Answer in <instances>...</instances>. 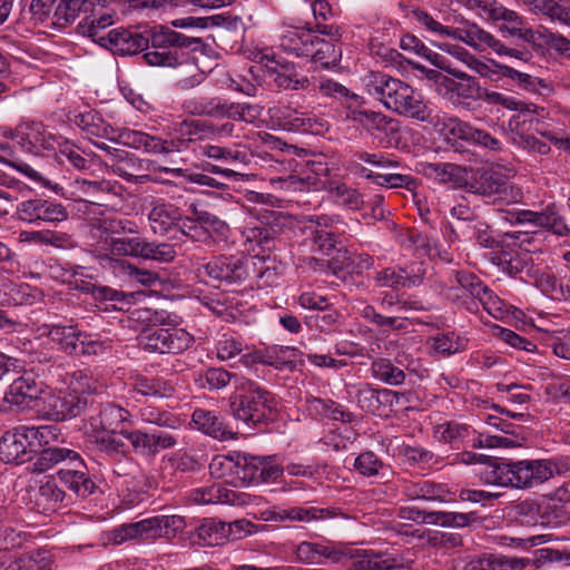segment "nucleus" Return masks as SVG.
I'll return each mask as SVG.
<instances>
[{
    "instance_id": "f257e3e1",
    "label": "nucleus",
    "mask_w": 570,
    "mask_h": 570,
    "mask_svg": "<svg viewBox=\"0 0 570 570\" xmlns=\"http://www.w3.org/2000/svg\"><path fill=\"white\" fill-rule=\"evenodd\" d=\"M98 230L99 240L95 255L104 268L134 269V266L119 257H138L158 262H171L176 252L166 243L156 244L138 235V226L128 219L106 218Z\"/></svg>"
},
{
    "instance_id": "f03ea898",
    "label": "nucleus",
    "mask_w": 570,
    "mask_h": 570,
    "mask_svg": "<svg viewBox=\"0 0 570 570\" xmlns=\"http://www.w3.org/2000/svg\"><path fill=\"white\" fill-rule=\"evenodd\" d=\"M137 320L148 321L153 325L145 327L137 337L138 345L149 352L180 353L194 342L193 336L184 328L176 326L169 315L150 309H136Z\"/></svg>"
},
{
    "instance_id": "7ed1b4c3",
    "label": "nucleus",
    "mask_w": 570,
    "mask_h": 570,
    "mask_svg": "<svg viewBox=\"0 0 570 570\" xmlns=\"http://www.w3.org/2000/svg\"><path fill=\"white\" fill-rule=\"evenodd\" d=\"M296 559L301 562L313 563L317 557L324 556L333 562L348 560L353 570H390L392 556L389 551L376 549H357L345 547L341 550L313 542H301L295 550Z\"/></svg>"
},
{
    "instance_id": "20e7f679",
    "label": "nucleus",
    "mask_w": 570,
    "mask_h": 570,
    "mask_svg": "<svg viewBox=\"0 0 570 570\" xmlns=\"http://www.w3.org/2000/svg\"><path fill=\"white\" fill-rule=\"evenodd\" d=\"M412 13L419 23L435 36L460 40L479 52H484L488 49H491L498 55H505L521 60L523 59V52L507 48L500 40L495 39L490 32L475 23H465L461 27L453 28L441 24L425 11L415 9Z\"/></svg>"
},
{
    "instance_id": "39448f33",
    "label": "nucleus",
    "mask_w": 570,
    "mask_h": 570,
    "mask_svg": "<svg viewBox=\"0 0 570 570\" xmlns=\"http://www.w3.org/2000/svg\"><path fill=\"white\" fill-rule=\"evenodd\" d=\"M235 393L230 396L233 416L248 428L268 419L276 410L275 397L257 383L244 377H236Z\"/></svg>"
},
{
    "instance_id": "423d86ee",
    "label": "nucleus",
    "mask_w": 570,
    "mask_h": 570,
    "mask_svg": "<svg viewBox=\"0 0 570 570\" xmlns=\"http://www.w3.org/2000/svg\"><path fill=\"white\" fill-rule=\"evenodd\" d=\"M153 49L144 55L145 61L150 66L175 67L179 63V49L189 47L199 39H189L174 31L167 26H154L149 31Z\"/></svg>"
},
{
    "instance_id": "0eeeda50",
    "label": "nucleus",
    "mask_w": 570,
    "mask_h": 570,
    "mask_svg": "<svg viewBox=\"0 0 570 570\" xmlns=\"http://www.w3.org/2000/svg\"><path fill=\"white\" fill-rule=\"evenodd\" d=\"M47 432L48 426L27 425H19L4 432L0 439V460L16 464L28 461Z\"/></svg>"
},
{
    "instance_id": "6e6552de",
    "label": "nucleus",
    "mask_w": 570,
    "mask_h": 570,
    "mask_svg": "<svg viewBox=\"0 0 570 570\" xmlns=\"http://www.w3.org/2000/svg\"><path fill=\"white\" fill-rule=\"evenodd\" d=\"M183 524V519L178 515H156L115 529L114 541L120 544L127 540H155L181 529Z\"/></svg>"
},
{
    "instance_id": "1a4fd4ad",
    "label": "nucleus",
    "mask_w": 570,
    "mask_h": 570,
    "mask_svg": "<svg viewBox=\"0 0 570 570\" xmlns=\"http://www.w3.org/2000/svg\"><path fill=\"white\" fill-rule=\"evenodd\" d=\"M248 258L237 256H218L208 262L197 263V276L206 282H216L218 285L240 284L249 275Z\"/></svg>"
},
{
    "instance_id": "9d476101",
    "label": "nucleus",
    "mask_w": 570,
    "mask_h": 570,
    "mask_svg": "<svg viewBox=\"0 0 570 570\" xmlns=\"http://www.w3.org/2000/svg\"><path fill=\"white\" fill-rule=\"evenodd\" d=\"M513 169H508L505 174L501 173L499 167L491 168L480 174L471 185L473 193L505 203H518L522 198L521 190L509 183V178L513 176Z\"/></svg>"
},
{
    "instance_id": "9b49d317",
    "label": "nucleus",
    "mask_w": 570,
    "mask_h": 570,
    "mask_svg": "<svg viewBox=\"0 0 570 570\" xmlns=\"http://www.w3.org/2000/svg\"><path fill=\"white\" fill-rule=\"evenodd\" d=\"M267 114L273 128L316 135L328 129L325 119L298 112L289 106H273Z\"/></svg>"
},
{
    "instance_id": "f8f14e48",
    "label": "nucleus",
    "mask_w": 570,
    "mask_h": 570,
    "mask_svg": "<svg viewBox=\"0 0 570 570\" xmlns=\"http://www.w3.org/2000/svg\"><path fill=\"white\" fill-rule=\"evenodd\" d=\"M452 463L481 464L483 465L478 472L480 480L485 484H494L501 487H512L511 462H501L473 452H462L456 454Z\"/></svg>"
},
{
    "instance_id": "ddd939ff",
    "label": "nucleus",
    "mask_w": 570,
    "mask_h": 570,
    "mask_svg": "<svg viewBox=\"0 0 570 570\" xmlns=\"http://www.w3.org/2000/svg\"><path fill=\"white\" fill-rule=\"evenodd\" d=\"M259 62L264 66L266 77L277 87L289 90H305L311 81L307 77H298L293 62L276 59L274 55L259 52Z\"/></svg>"
},
{
    "instance_id": "4468645a",
    "label": "nucleus",
    "mask_w": 570,
    "mask_h": 570,
    "mask_svg": "<svg viewBox=\"0 0 570 570\" xmlns=\"http://www.w3.org/2000/svg\"><path fill=\"white\" fill-rule=\"evenodd\" d=\"M11 137L23 150L32 154L56 150L61 138L48 131L41 122L36 121L20 124Z\"/></svg>"
},
{
    "instance_id": "2eb2a0df",
    "label": "nucleus",
    "mask_w": 570,
    "mask_h": 570,
    "mask_svg": "<svg viewBox=\"0 0 570 570\" xmlns=\"http://www.w3.org/2000/svg\"><path fill=\"white\" fill-rule=\"evenodd\" d=\"M42 413L53 421H63L79 415L87 400L70 391L49 392L42 397Z\"/></svg>"
},
{
    "instance_id": "dca6fc26",
    "label": "nucleus",
    "mask_w": 570,
    "mask_h": 570,
    "mask_svg": "<svg viewBox=\"0 0 570 570\" xmlns=\"http://www.w3.org/2000/svg\"><path fill=\"white\" fill-rule=\"evenodd\" d=\"M19 219L29 223H61L68 218L66 207L50 199L33 198L21 202L17 207Z\"/></svg>"
},
{
    "instance_id": "f3484780",
    "label": "nucleus",
    "mask_w": 570,
    "mask_h": 570,
    "mask_svg": "<svg viewBox=\"0 0 570 570\" xmlns=\"http://www.w3.org/2000/svg\"><path fill=\"white\" fill-rule=\"evenodd\" d=\"M120 142L154 155L177 153L180 151L185 145V140L183 139H163L158 136L131 129H122Z\"/></svg>"
},
{
    "instance_id": "a211bd4d",
    "label": "nucleus",
    "mask_w": 570,
    "mask_h": 570,
    "mask_svg": "<svg viewBox=\"0 0 570 570\" xmlns=\"http://www.w3.org/2000/svg\"><path fill=\"white\" fill-rule=\"evenodd\" d=\"M439 130L450 139H462L479 144L483 147L495 150L500 142L491 137L488 132L473 128L470 124L464 122L452 116H443L438 120Z\"/></svg>"
},
{
    "instance_id": "6ab92c4d",
    "label": "nucleus",
    "mask_w": 570,
    "mask_h": 570,
    "mask_svg": "<svg viewBox=\"0 0 570 570\" xmlns=\"http://www.w3.org/2000/svg\"><path fill=\"white\" fill-rule=\"evenodd\" d=\"M341 222L326 216H311L306 229L309 230L314 246L325 255H330L341 240Z\"/></svg>"
},
{
    "instance_id": "aec40b11",
    "label": "nucleus",
    "mask_w": 570,
    "mask_h": 570,
    "mask_svg": "<svg viewBox=\"0 0 570 570\" xmlns=\"http://www.w3.org/2000/svg\"><path fill=\"white\" fill-rule=\"evenodd\" d=\"M512 487L533 488L550 480V466L547 460H522L511 462Z\"/></svg>"
},
{
    "instance_id": "412c9836",
    "label": "nucleus",
    "mask_w": 570,
    "mask_h": 570,
    "mask_svg": "<svg viewBox=\"0 0 570 570\" xmlns=\"http://www.w3.org/2000/svg\"><path fill=\"white\" fill-rule=\"evenodd\" d=\"M296 358V348L279 345L268 346L264 350H255L240 356V361L245 366L261 363L277 370L294 366Z\"/></svg>"
},
{
    "instance_id": "4be33fe9",
    "label": "nucleus",
    "mask_w": 570,
    "mask_h": 570,
    "mask_svg": "<svg viewBox=\"0 0 570 570\" xmlns=\"http://www.w3.org/2000/svg\"><path fill=\"white\" fill-rule=\"evenodd\" d=\"M97 41L100 46L121 56L135 55L148 45L147 38L126 29H112L107 36L99 37Z\"/></svg>"
},
{
    "instance_id": "5701e85b",
    "label": "nucleus",
    "mask_w": 570,
    "mask_h": 570,
    "mask_svg": "<svg viewBox=\"0 0 570 570\" xmlns=\"http://www.w3.org/2000/svg\"><path fill=\"white\" fill-rule=\"evenodd\" d=\"M485 19L493 21L502 20L503 24L500 27V30L512 37H519L527 41L534 40V32L522 18L517 12L508 10L495 1L485 7Z\"/></svg>"
},
{
    "instance_id": "b1692460",
    "label": "nucleus",
    "mask_w": 570,
    "mask_h": 570,
    "mask_svg": "<svg viewBox=\"0 0 570 570\" xmlns=\"http://www.w3.org/2000/svg\"><path fill=\"white\" fill-rule=\"evenodd\" d=\"M108 167L110 170L116 174L119 177L125 178L128 181L132 180H147L149 177L147 175L138 176L136 175L137 171L140 170H153V171H164L169 173L174 176H183L184 170L181 168H168V167H161L157 166V164L153 160L148 159H139L135 155L130 154L128 157H126L124 160L120 161V164H108Z\"/></svg>"
},
{
    "instance_id": "393cba45",
    "label": "nucleus",
    "mask_w": 570,
    "mask_h": 570,
    "mask_svg": "<svg viewBox=\"0 0 570 570\" xmlns=\"http://www.w3.org/2000/svg\"><path fill=\"white\" fill-rule=\"evenodd\" d=\"M394 112L423 120L426 105L420 92L409 85L394 79Z\"/></svg>"
},
{
    "instance_id": "a878e982",
    "label": "nucleus",
    "mask_w": 570,
    "mask_h": 570,
    "mask_svg": "<svg viewBox=\"0 0 570 570\" xmlns=\"http://www.w3.org/2000/svg\"><path fill=\"white\" fill-rule=\"evenodd\" d=\"M507 220L513 223H529L537 227L546 228L557 235H566L569 228L554 210V207H548L543 212L520 210L508 213Z\"/></svg>"
},
{
    "instance_id": "bb28decb",
    "label": "nucleus",
    "mask_w": 570,
    "mask_h": 570,
    "mask_svg": "<svg viewBox=\"0 0 570 570\" xmlns=\"http://www.w3.org/2000/svg\"><path fill=\"white\" fill-rule=\"evenodd\" d=\"M181 213L175 204L164 199H154L150 203L148 223L154 234L166 235L173 228L179 226Z\"/></svg>"
},
{
    "instance_id": "cd10ccee",
    "label": "nucleus",
    "mask_w": 570,
    "mask_h": 570,
    "mask_svg": "<svg viewBox=\"0 0 570 570\" xmlns=\"http://www.w3.org/2000/svg\"><path fill=\"white\" fill-rule=\"evenodd\" d=\"M59 480L79 497H87L94 492L95 483L88 476L87 468L78 454L66 468L58 471Z\"/></svg>"
},
{
    "instance_id": "c85d7f7f",
    "label": "nucleus",
    "mask_w": 570,
    "mask_h": 570,
    "mask_svg": "<svg viewBox=\"0 0 570 570\" xmlns=\"http://www.w3.org/2000/svg\"><path fill=\"white\" fill-rule=\"evenodd\" d=\"M501 249L493 254L492 261L507 274L514 276L521 273L527 266V253L518 247L513 235L505 234Z\"/></svg>"
},
{
    "instance_id": "c756f323",
    "label": "nucleus",
    "mask_w": 570,
    "mask_h": 570,
    "mask_svg": "<svg viewBox=\"0 0 570 570\" xmlns=\"http://www.w3.org/2000/svg\"><path fill=\"white\" fill-rule=\"evenodd\" d=\"M266 520L275 522H312L333 518L335 513L328 509L315 507H274Z\"/></svg>"
},
{
    "instance_id": "7c9ffc66",
    "label": "nucleus",
    "mask_w": 570,
    "mask_h": 570,
    "mask_svg": "<svg viewBox=\"0 0 570 570\" xmlns=\"http://www.w3.org/2000/svg\"><path fill=\"white\" fill-rule=\"evenodd\" d=\"M125 422L132 423L130 412L115 403H106L100 406L96 415H91L83 422L82 428L120 431L119 426Z\"/></svg>"
},
{
    "instance_id": "2f4dec72",
    "label": "nucleus",
    "mask_w": 570,
    "mask_h": 570,
    "mask_svg": "<svg viewBox=\"0 0 570 570\" xmlns=\"http://www.w3.org/2000/svg\"><path fill=\"white\" fill-rule=\"evenodd\" d=\"M52 556L46 550L4 554L1 567L4 570H50Z\"/></svg>"
},
{
    "instance_id": "473e14b6",
    "label": "nucleus",
    "mask_w": 570,
    "mask_h": 570,
    "mask_svg": "<svg viewBox=\"0 0 570 570\" xmlns=\"http://www.w3.org/2000/svg\"><path fill=\"white\" fill-rule=\"evenodd\" d=\"M317 35L311 30L288 27L281 36L279 46L288 53L297 57H308L315 48Z\"/></svg>"
},
{
    "instance_id": "72a5a7b5",
    "label": "nucleus",
    "mask_w": 570,
    "mask_h": 570,
    "mask_svg": "<svg viewBox=\"0 0 570 570\" xmlns=\"http://www.w3.org/2000/svg\"><path fill=\"white\" fill-rule=\"evenodd\" d=\"M191 423L195 429L202 431L203 433L220 440H234L236 439V433L233 432L222 420V417L213 412L204 409H196L191 415Z\"/></svg>"
},
{
    "instance_id": "f704fd0d",
    "label": "nucleus",
    "mask_w": 570,
    "mask_h": 570,
    "mask_svg": "<svg viewBox=\"0 0 570 570\" xmlns=\"http://www.w3.org/2000/svg\"><path fill=\"white\" fill-rule=\"evenodd\" d=\"M38 389L30 375H22L16 379L4 394L1 411L10 410V406H26L37 397Z\"/></svg>"
},
{
    "instance_id": "c9c22d12",
    "label": "nucleus",
    "mask_w": 570,
    "mask_h": 570,
    "mask_svg": "<svg viewBox=\"0 0 570 570\" xmlns=\"http://www.w3.org/2000/svg\"><path fill=\"white\" fill-rule=\"evenodd\" d=\"M76 125L89 136L106 138L111 141L120 142L122 129L114 128L107 124L96 111L80 114L75 119Z\"/></svg>"
},
{
    "instance_id": "e433bc0d",
    "label": "nucleus",
    "mask_w": 570,
    "mask_h": 570,
    "mask_svg": "<svg viewBox=\"0 0 570 570\" xmlns=\"http://www.w3.org/2000/svg\"><path fill=\"white\" fill-rule=\"evenodd\" d=\"M240 453L232 452L227 455H216L209 464V473L216 479H223L226 483L240 487L239 478Z\"/></svg>"
},
{
    "instance_id": "4c0bfd02",
    "label": "nucleus",
    "mask_w": 570,
    "mask_h": 570,
    "mask_svg": "<svg viewBox=\"0 0 570 570\" xmlns=\"http://www.w3.org/2000/svg\"><path fill=\"white\" fill-rule=\"evenodd\" d=\"M470 69L479 76L493 81H497L502 77L518 80L521 83H528L531 81V77L529 75L517 71L509 66L500 65L493 59H487L483 61L476 58Z\"/></svg>"
},
{
    "instance_id": "58836bf2",
    "label": "nucleus",
    "mask_w": 570,
    "mask_h": 570,
    "mask_svg": "<svg viewBox=\"0 0 570 570\" xmlns=\"http://www.w3.org/2000/svg\"><path fill=\"white\" fill-rule=\"evenodd\" d=\"M87 440L97 449L107 454H122L127 450L126 443L117 436L119 431H105L102 429L82 428Z\"/></svg>"
},
{
    "instance_id": "ea45409f",
    "label": "nucleus",
    "mask_w": 570,
    "mask_h": 570,
    "mask_svg": "<svg viewBox=\"0 0 570 570\" xmlns=\"http://www.w3.org/2000/svg\"><path fill=\"white\" fill-rule=\"evenodd\" d=\"M48 337L59 345L60 350L68 354L79 355V345L81 344L83 333L77 331L73 326H48L46 332Z\"/></svg>"
},
{
    "instance_id": "a19ab883",
    "label": "nucleus",
    "mask_w": 570,
    "mask_h": 570,
    "mask_svg": "<svg viewBox=\"0 0 570 570\" xmlns=\"http://www.w3.org/2000/svg\"><path fill=\"white\" fill-rule=\"evenodd\" d=\"M72 459H78V453L67 448H47L42 450L32 465V471L42 473L57 464H68Z\"/></svg>"
},
{
    "instance_id": "79ce46f5",
    "label": "nucleus",
    "mask_w": 570,
    "mask_h": 570,
    "mask_svg": "<svg viewBox=\"0 0 570 570\" xmlns=\"http://www.w3.org/2000/svg\"><path fill=\"white\" fill-rule=\"evenodd\" d=\"M183 108L190 115L224 117L225 102L218 98L191 97L183 102Z\"/></svg>"
},
{
    "instance_id": "37998d69",
    "label": "nucleus",
    "mask_w": 570,
    "mask_h": 570,
    "mask_svg": "<svg viewBox=\"0 0 570 570\" xmlns=\"http://www.w3.org/2000/svg\"><path fill=\"white\" fill-rule=\"evenodd\" d=\"M92 14L79 23L81 32L96 40L100 30L114 24L115 11L109 8H98Z\"/></svg>"
},
{
    "instance_id": "c03bdc74",
    "label": "nucleus",
    "mask_w": 570,
    "mask_h": 570,
    "mask_svg": "<svg viewBox=\"0 0 570 570\" xmlns=\"http://www.w3.org/2000/svg\"><path fill=\"white\" fill-rule=\"evenodd\" d=\"M106 384L92 373L78 370L70 374L69 389L77 395L101 393Z\"/></svg>"
},
{
    "instance_id": "a18cd8bd",
    "label": "nucleus",
    "mask_w": 570,
    "mask_h": 570,
    "mask_svg": "<svg viewBox=\"0 0 570 570\" xmlns=\"http://www.w3.org/2000/svg\"><path fill=\"white\" fill-rule=\"evenodd\" d=\"M328 169L322 163H313L306 170H303L299 176H291L289 185L294 186V189H318L324 187L325 181L322 180V176H326Z\"/></svg>"
},
{
    "instance_id": "49530a36",
    "label": "nucleus",
    "mask_w": 570,
    "mask_h": 570,
    "mask_svg": "<svg viewBox=\"0 0 570 570\" xmlns=\"http://www.w3.org/2000/svg\"><path fill=\"white\" fill-rule=\"evenodd\" d=\"M138 417L148 424H155L173 430L179 429L184 424V420L170 412L161 411L154 406H144L138 411Z\"/></svg>"
},
{
    "instance_id": "de8ad7c7",
    "label": "nucleus",
    "mask_w": 570,
    "mask_h": 570,
    "mask_svg": "<svg viewBox=\"0 0 570 570\" xmlns=\"http://www.w3.org/2000/svg\"><path fill=\"white\" fill-rule=\"evenodd\" d=\"M313 62L320 63L323 68L336 66L342 58V50L336 48L333 42L321 39L317 36L315 48L309 53Z\"/></svg>"
},
{
    "instance_id": "09e8293b",
    "label": "nucleus",
    "mask_w": 570,
    "mask_h": 570,
    "mask_svg": "<svg viewBox=\"0 0 570 570\" xmlns=\"http://www.w3.org/2000/svg\"><path fill=\"white\" fill-rule=\"evenodd\" d=\"M424 273L425 269L422 262H401L397 265V272H394V284L397 283L407 287L415 286L421 283Z\"/></svg>"
},
{
    "instance_id": "8fccbe9b",
    "label": "nucleus",
    "mask_w": 570,
    "mask_h": 570,
    "mask_svg": "<svg viewBox=\"0 0 570 570\" xmlns=\"http://www.w3.org/2000/svg\"><path fill=\"white\" fill-rule=\"evenodd\" d=\"M198 537L207 546H222L228 541L225 522L210 519L198 529Z\"/></svg>"
},
{
    "instance_id": "3c124183",
    "label": "nucleus",
    "mask_w": 570,
    "mask_h": 570,
    "mask_svg": "<svg viewBox=\"0 0 570 570\" xmlns=\"http://www.w3.org/2000/svg\"><path fill=\"white\" fill-rule=\"evenodd\" d=\"M243 237L249 244L248 250H255V247L263 252L271 249L274 240V230L266 226L247 227L243 232Z\"/></svg>"
},
{
    "instance_id": "603ef678",
    "label": "nucleus",
    "mask_w": 570,
    "mask_h": 570,
    "mask_svg": "<svg viewBox=\"0 0 570 570\" xmlns=\"http://www.w3.org/2000/svg\"><path fill=\"white\" fill-rule=\"evenodd\" d=\"M62 282L69 284L73 288L95 294L96 285L91 282L87 269L82 266H70L63 271Z\"/></svg>"
},
{
    "instance_id": "864d4df0",
    "label": "nucleus",
    "mask_w": 570,
    "mask_h": 570,
    "mask_svg": "<svg viewBox=\"0 0 570 570\" xmlns=\"http://www.w3.org/2000/svg\"><path fill=\"white\" fill-rule=\"evenodd\" d=\"M466 346L468 340L454 333L441 334L432 338V347L443 355L462 352Z\"/></svg>"
},
{
    "instance_id": "5fc2aeb1",
    "label": "nucleus",
    "mask_w": 570,
    "mask_h": 570,
    "mask_svg": "<svg viewBox=\"0 0 570 570\" xmlns=\"http://www.w3.org/2000/svg\"><path fill=\"white\" fill-rule=\"evenodd\" d=\"M189 498L196 504H215L229 501L228 492L219 485L194 489Z\"/></svg>"
},
{
    "instance_id": "6e6d98bb",
    "label": "nucleus",
    "mask_w": 570,
    "mask_h": 570,
    "mask_svg": "<svg viewBox=\"0 0 570 570\" xmlns=\"http://www.w3.org/2000/svg\"><path fill=\"white\" fill-rule=\"evenodd\" d=\"M474 519L473 513L438 512L429 514L424 518V521L442 527L462 528L469 525Z\"/></svg>"
},
{
    "instance_id": "4d7b16f0",
    "label": "nucleus",
    "mask_w": 570,
    "mask_h": 570,
    "mask_svg": "<svg viewBox=\"0 0 570 570\" xmlns=\"http://www.w3.org/2000/svg\"><path fill=\"white\" fill-rule=\"evenodd\" d=\"M263 458L240 454V487L259 483Z\"/></svg>"
},
{
    "instance_id": "13d9d810",
    "label": "nucleus",
    "mask_w": 570,
    "mask_h": 570,
    "mask_svg": "<svg viewBox=\"0 0 570 570\" xmlns=\"http://www.w3.org/2000/svg\"><path fill=\"white\" fill-rule=\"evenodd\" d=\"M261 112L262 108L257 105L225 102L224 117L233 120L252 124L261 117Z\"/></svg>"
},
{
    "instance_id": "bf43d9fd",
    "label": "nucleus",
    "mask_w": 570,
    "mask_h": 570,
    "mask_svg": "<svg viewBox=\"0 0 570 570\" xmlns=\"http://www.w3.org/2000/svg\"><path fill=\"white\" fill-rule=\"evenodd\" d=\"M232 381V374L223 367H212L200 373L197 382L202 387L208 390H220Z\"/></svg>"
},
{
    "instance_id": "052dcab7",
    "label": "nucleus",
    "mask_w": 570,
    "mask_h": 570,
    "mask_svg": "<svg viewBox=\"0 0 570 570\" xmlns=\"http://www.w3.org/2000/svg\"><path fill=\"white\" fill-rule=\"evenodd\" d=\"M449 494V491L445 490L442 485L432 483L430 481H423L414 485L411 497L413 499L446 502L450 500Z\"/></svg>"
},
{
    "instance_id": "680f3d73",
    "label": "nucleus",
    "mask_w": 570,
    "mask_h": 570,
    "mask_svg": "<svg viewBox=\"0 0 570 570\" xmlns=\"http://www.w3.org/2000/svg\"><path fill=\"white\" fill-rule=\"evenodd\" d=\"M217 358L226 362L239 355L244 350L243 342L229 334H223L215 344Z\"/></svg>"
},
{
    "instance_id": "e2e57ef3",
    "label": "nucleus",
    "mask_w": 570,
    "mask_h": 570,
    "mask_svg": "<svg viewBox=\"0 0 570 570\" xmlns=\"http://www.w3.org/2000/svg\"><path fill=\"white\" fill-rule=\"evenodd\" d=\"M119 434L130 442L136 453L153 456V433L121 429Z\"/></svg>"
},
{
    "instance_id": "0e129e2a",
    "label": "nucleus",
    "mask_w": 570,
    "mask_h": 570,
    "mask_svg": "<svg viewBox=\"0 0 570 570\" xmlns=\"http://www.w3.org/2000/svg\"><path fill=\"white\" fill-rule=\"evenodd\" d=\"M476 299H479L483 308L497 320L503 318L509 312L508 304H505L498 295H495L487 286L480 293Z\"/></svg>"
},
{
    "instance_id": "69168bd1",
    "label": "nucleus",
    "mask_w": 570,
    "mask_h": 570,
    "mask_svg": "<svg viewBox=\"0 0 570 570\" xmlns=\"http://www.w3.org/2000/svg\"><path fill=\"white\" fill-rule=\"evenodd\" d=\"M195 209H197L195 204L189 206L190 215L185 218L181 217L179 223L180 232L191 238L195 242H204L208 239V233L204 229L203 224L195 219Z\"/></svg>"
},
{
    "instance_id": "338daca9",
    "label": "nucleus",
    "mask_w": 570,
    "mask_h": 570,
    "mask_svg": "<svg viewBox=\"0 0 570 570\" xmlns=\"http://www.w3.org/2000/svg\"><path fill=\"white\" fill-rule=\"evenodd\" d=\"M390 80L391 78L386 75L372 73L367 82L368 94L382 102L387 109L391 107L387 98L392 96L390 90L386 91L390 87Z\"/></svg>"
},
{
    "instance_id": "774afa93",
    "label": "nucleus",
    "mask_w": 570,
    "mask_h": 570,
    "mask_svg": "<svg viewBox=\"0 0 570 570\" xmlns=\"http://www.w3.org/2000/svg\"><path fill=\"white\" fill-rule=\"evenodd\" d=\"M541 291L556 301H570V288L559 284L554 276L543 274L537 279Z\"/></svg>"
}]
</instances>
